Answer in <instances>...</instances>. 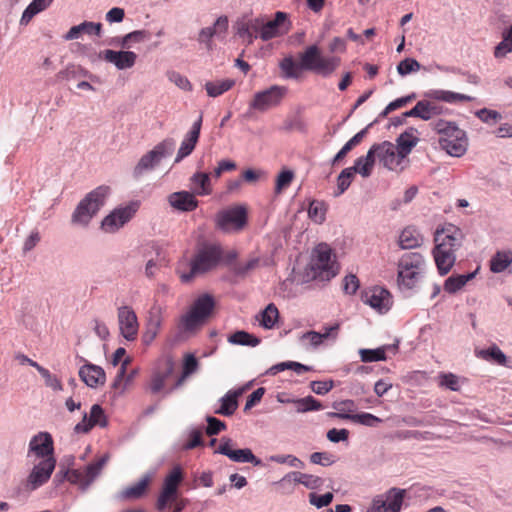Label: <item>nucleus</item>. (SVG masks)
<instances>
[{
	"label": "nucleus",
	"instance_id": "obj_19",
	"mask_svg": "<svg viewBox=\"0 0 512 512\" xmlns=\"http://www.w3.org/2000/svg\"><path fill=\"white\" fill-rule=\"evenodd\" d=\"M312 267L326 279H330L337 274L335 261L332 259V250L327 244H319L315 248Z\"/></svg>",
	"mask_w": 512,
	"mask_h": 512
},
{
	"label": "nucleus",
	"instance_id": "obj_15",
	"mask_svg": "<svg viewBox=\"0 0 512 512\" xmlns=\"http://www.w3.org/2000/svg\"><path fill=\"white\" fill-rule=\"evenodd\" d=\"M139 208L137 202H132L124 207L114 209L101 223L105 232L114 233L129 222Z\"/></svg>",
	"mask_w": 512,
	"mask_h": 512
},
{
	"label": "nucleus",
	"instance_id": "obj_21",
	"mask_svg": "<svg viewBox=\"0 0 512 512\" xmlns=\"http://www.w3.org/2000/svg\"><path fill=\"white\" fill-rule=\"evenodd\" d=\"M361 299L380 314L387 313L393 305L391 293L387 289L378 286L363 291Z\"/></svg>",
	"mask_w": 512,
	"mask_h": 512
},
{
	"label": "nucleus",
	"instance_id": "obj_39",
	"mask_svg": "<svg viewBox=\"0 0 512 512\" xmlns=\"http://www.w3.org/2000/svg\"><path fill=\"white\" fill-rule=\"evenodd\" d=\"M374 163L375 149L371 147L367 152V155L357 158L355 165L351 168L355 169V173H359L362 177H369L372 173Z\"/></svg>",
	"mask_w": 512,
	"mask_h": 512
},
{
	"label": "nucleus",
	"instance_id": "obj_51",
	"mask_svg": "<svg viewBox=\"0 0 512 512\" xmlns=\"http://www.w3.org/2000/svg\"><path fill=\"white\" fill-rule=\"evenodd\" d=\"M296 406V411L299 413H305L308 411H318L323 409L322 404L312 396H307L301 399L292 401Z\"/></svg>",
	"mask_w": 512,
	"mask_h": 512
},
{
	"label": "nucleus",
	"instance_id": "obj_49",
	"mask_svg": "<svg viewBox=\"0 0 512 512\" xmlns=\"http://www.w3.org/2000/svg\"><path fill=\"white\" fill-rule=\"evenodd\" d=\"M338 330L339 324H335L329 328H325L324 333L309 331L305 333L302 338L308 340L312 346L316 347L320 345L324 339H327L329 336H331L333 332L337 333Z\"/></svg>",
	"mask_w": 512,
	"mask_h": 512
},
{
	"label": "nucleus",
	"instance_id": "obj_48",
	"mask_svg": "<svg viewBox=\"0 0 512 512\" xmlns=\"http://www.w3.org/2000/svg\"><path fill=\"white\" fill-rule=\"evenodd\" d=\"M228 341L232 344L251 347H255L260 343L259 338L246 331H237L233 333L229 336Z\"/></svg>",
	"mask_w": 512,
	"mask_h": 512
},
{
	"label": "nucleus",
	"instance_id": "obj_11",
	"mask_svg": "<svg viewBox=\"0 0 512 512\" xmlns=\"http://www.w3.org/2000/svg\"><path fill=\"white\" fill-rule=\"evenodd\" d=\"M260 18L261 40L263 41L282 37L290 31L291 22L288 19V14L285 12H276L272 20H268L264 15H260Z\"/></svg>",
	"mask_w": 512,
	"mask_h": 512
},
{
	"label": "nucleus",
	"instance_id": "obj_18",
	"mask_svg": "<svg viewBox=\"0 0 512 512\" xmlns=\"http://www.w3.org/2000/svg\"><path fill=\"white\" fill-rule=\"evenodd\" d=\"M375 149V156L378 157L379 161L389 170H402L404 156L398 151L396 146L389 141H384L379 144L372 145Z\"/></svg>",
	"mask_w": 512,
	"mask_h": 512
},
{
	"label": "nucleus",
	"instance_id": "obj_20",
	"mask_svg": "<svg viewBox=\"0 0 512 512\" xmlns=\"http://www.w3.org/2000/svg\"><path fill=\"white\" fill-rule=\"evenodd\" d=\"M405 492L403 489H390L385 498L384 496L374 498L367 512H400Z\"/></svg>",
	"mask_w": 512,
	"mask_h": 512
},
{
	"label": "nucleus",
	"instance_id": "obj_44",
	"mask_svg": "<svg viewBox=\"0 0 512 512\" xmlns=\"http://www.w3.org/2000/svg\"><path fill=\"white\" fill-rule=\"evenodd\" d=\"M512 263L511 251H498L490 260V270L494 273L503 272Z\"/></svg>",
	"mask_w": 512,
	"mask_h": 512
},
{
	"label": "nucleus",
	"instance_id": "obj_25",
	"mask_svg": "<svg viewBox=\"0 0 512 512\" xmlns=\"http://www.w3.org/2000/svg\"><path fill=\"white\" fill-rule=\"evenodd\" d=\"M95 426H107V417L99 404H94L91 407L89 415L87 413L83 414L82 420L75 425L74 431L86 434Z\"/></svg>",
	"mask_w": 512,
	"mask_h": 512
},
{
	"label": "nucleus",
	"instance_id": "obj_5",
	"mask_svg": "<svg viewBox=\"0 0 512 512\" xmlns=\"http://www.w3.org/2000/svg\"><path fill=\"white\" fill-rule=\"evenodd\" d=\"M222 256L223 249L221 245L215 243L202 245L191 261L190 272L181 276L182 281L188 282L193 276L206 273L216 268L221 262Z\"/></svg>",
	"mask_w": 512,
	"mask_h": 512
},
{
	"label": "nucleus",
	"instance_id": "obj_32",
	"mask_svg": "<svg viewBox=\"0 0 512 512\" xmlns=\"http://www.w3.org/2000/svg\"><path fill=\"white\" fill-rule=\"evenodd\" d=\"M191 192L195 196H208L212 194L213 187L210 174L205 172H195L189 179Z\"/></svg>",
	"mask_w": 512,
	"mask_h": 512
},
{
	"label": "nucleus",
	"instance_id": "obj_55",
	"mask_svg": "<svg viewBox=\"0 0 512 512\" xmlns=\"http://www.w3.org/2000/svg\"><path fill=\"white\" fill-rule=\"evenodd\" d=\"M286 369H291V370L295 371L297 374H302L303 372L309 371L310 367L305 366L298 362H293V361L281 362V363H278V364L272 366L269 369V373L271 375H276L279 372H282Z\"/></svg>",
	"mask_w": 512,
	"mask_h": 512
},
{
	"label": "nucleus",
	"instance_id": "obj_41",
	"mask_svg": "<svg viewBox=\"0 0 512 512\" xmlns=\"http://www.w3.org/2000/svg\"><path fill=\"white\" fill-rule=\"evenodd\" d=\"M428 96L447 103L470 102L473 100L471 96L445 90H432L428 93Z\"/></svg>",
	"mask_w": 512,
	"mask_h": 512
},
{
	"label": "nucleus",
	"instance_id": "obj_33",
	"mask_svg": "<svg viewBox=\"0 0 512 512\" xmlns=\"http://www.w3.org/2000/svg\"><path fill=\"white\" fill-rule=\"evenodd\" d=\"M163 314L164 308L160 304L155 303L152 305L148 312L147 332L145 337L149 336L150 340L156 337L163 322Z\"/></svg>",
	"mask_w": 512,
	"mask_h": 512
},
{
	"label": "nucleus",
	"instance_id": "obj_58",
	"mask_svg": "<svg viewBox=\"0 0 512 512\" xmlns=\"http://www.w3.org/2000/svg\"><path fill=\"white\" fill-rule=\"evenodd\" d=\"M294 172L291 170H282L276 178L275 193L280 194L288 188L294 179Z\"/></svg>",
	"mask_w": 512,
	"mask_h": 512
},
{
	"label": "nucleus",
	"instance_id": "obj_13",
	"mask_svg": "<svg viewBox=\"0 0 512 512\" xmlns=\"http://www.w3.org/2000/svg\"><path fill=\"white\" fill-rule=\"evenodd\" d=\"M216 223L225 232L240 231L247 223V210L243 206L222 210L216 216Z\"/></svg>",
	"mask_w": 512,
	"mask_h": 512
},
{
	"label": "nucleus",
	"instance_id": "obj_17",
	"mask_svg": "<svg viewBox=\"0 0 512 512\" xmlns=\"http://www.w3.org/2000/svg\"><path fill=\"white\" fill-rule=\"evenodd\" d=\"M108 460L109 455L105 454L99 459L87 465L84 469H76L71 471L68 476L69 481L74 484H79L83 489L87 488L101 473Z\"/></svg>",
	"mask_w": 512,
	"mask_h": 512
},
{
	"label": "nucleus",
	"instance_id": "obj_26",
	"mask_svg": "<svg viewBox=\"0 0 512 512\" xmlns=\"http://www.w3.org/2000/svg\"><path fill=\"white\" fill-rule=\"evenodd\" d=\"M169 205L180 212H192L197 209L199 201L191 191H178L168 195Z\"/></svg>",
	"mask_w": 512,
	"mask_h": 512
},
{
	"label": "nucleus",
	"instance_id": "obj_6",
	"mask_svg": "<svg viewBox=\"0 0 512 512\" xmlns=\"http://www.w3.org/2000/svg\"><path fill=\"white\" fill-rule=\"evenodd\" d=\"M110 193V187L101 185L89 192L77 205L72 214V222L81 225H87L97 214L100 208L105 204L106 198Z\"/></svg>",
	"mask_w": 512,
	"mask_h": 512
},
{
	"label": "nucleus",
	"instance_id": "obj_14",
	"mask_svg": "<svg viewBox=\"0 0 512 512\" xmlns=\"http://www.w3.org/2000/svg\"><path fill=\"white\" fill-rule=\"evenodd\" d=\"M175 369V363L169 357L158 359L152 370L149 388L153 394H158L167 387Z\"/></svg>",
	"mask_w": 512,
	"mask_h": 512
},
{
	"label": "nucleus",
	"instance_id": "obj_1",
	"mask_svg": "<svg viewBox=\"0 0 512 512\" xmlns=\"http://www.w3.org/2000/svg\"><path fill=\"white\" fill-rule=\"evenodd\" d=\"M462 233L453 225L438 229L435 233L433 256L441 275H446L453 267L455 251L461 246Z\"/></svg>",
	"mask_w": 512,
	"mask_h": 512
},
{
	"label": "nucleus",
	"instance_id": "obj_63",
	"mask_svg": "<svg viewBox=\"0 0 512 512\" xmlns=\"http://www.w3.org/2000/svg\"><path fill=\"white\" fill-rule=\"evenodd\" d=\"M333 500V494L331 492H327L323 495H318L316 493L309 494V501L312 505L317 508H322L328 506Z\"/></svg>",
	"mask_w": 512,
	"mask_h": 512
},
{
	"label": "nucleus",
	"instance_id": "obj_40",
	"mask_svg": "<svg viewBox=\"0 0 512 512\" xmlns=\"http://www.w3.org/2000/svg\"><path fill=\"white\" fill-rule=\"evenodd\" d=\"M423 238L421 234L412 227L405 228L399 236V245L402 249H413L421 246Z\"/></svg>",
	"mask_w": 512,
	"mask_h": 512
},
{
	"label": "nucleus",
	"instance_id": "obj_61",
	"mask_svg": "<svg viewBox=\"0 0 512 512\" xmlns=\"http://www.w3.org/2000/svg\"><path fill=\"white\" fill-rule=\"evenodd\" d=\"M415 98H416L415 94H411V95H408V96H405V97H401V98H398V99L390 102L386 106L384 111L381 113V116L385 117L389 113H391V112H393V111H395L397 109H400L402 107H405L408 103L412 102Z\"/></svg>",
	"mask_w": 512,
	"mask_h": 512
},
{
	"label": "nucleus",
	"instance_id": "obj_59",
	"mask_svg": "<svg viewBox=\"0 0 512 512\" xmlns=\"http://www.w3.org/2000/svg\"><path fill=\"white\" fill-rule=\"evenodd\" d=\"M355 175V169H352L351 167L345 168L342 170V172L339 174L337 179V187H338V193L337 195H340L344 193L348 187L350 186L352 179Z\"/></svg>",
	"mask_w": 512,
	"mask_h": 512
},
{
	"label": "nucleus",
	"instance_id": "obj_37",
	"mask_svg": "<svg viewBox=\"0 0 512 512\" xmlns=\"http://www.w3.org/2000/svg\"><path fill=\"white\" fill-rule=\"evenodd\" d=\"M475 355L482 360L506 366L507 357L495 344L491 345L487 349H476Z\"/></svg>",
	"mask_w": 512,
	"mask_h": 512
},
{
	"label": "nucleus",
	"instance_id": "obj_56",
	"mask_svg": "<svg viewBox=\"0 0 512 512\" xmlns=\"http://www.w3.org/2000/svg\"><path fill=\"white\" fill-rule=\"evenodd\" d=\"M198 368V361L197 359L195 358L194 355L192 354H188L186 355L185 359H184V364H183V374L182 376L176 381V383L173 385L172 388H170L168 392L172 391L174 388H177L178 386H180L184 380L185 377H187L188 375L194 373Z\"/></svg>",
	"mask_w": 512,
	"mask_h": 512
},
{
	"label": "nucleus",
	"instance_id": "obj_4",
	"mask_svg": "<svg viewBox=\"0 0 512 512\" xmlns=\"http://www.w3.org/2000/svg\"><path fill=\"white\" fill-rule=\"evenodd\" d=\"M146 37L144 31H133L124 37H114L109 45L120 47L122 50H105L99 53V58L112 64H134L137 61V53L131 51L132 43H139Z\"/></svg>",
	"mask_w": 512,
	"mask_h": 512
},
{
	"label": "nucleus",
	"instance_id": "obj_29",
	"mask_svg": "<svg viewBox=\"0 0 512 512\" xmlns=\"http://www.w3.org/2000/svg\"><path fill=\"white\" fill-rule=\"evenodd\" d=\"M228 29V19L225 16L219 17L212 27L203 28L199 33V42L205 43L207 48H211V42L214 38H223Z\"/></svg>",
	"mask_w": 512,
	"mask_h": 512
},
{
	"label": "nucleus",
	"instance_id": "obj_46",
	"mask_svg": "<svg viewBox=\"0 0 512 512\" xmlns=\"http://www.w3.org/2000/svg\"><path fill=\"white\" fill-rule=\"evenodd\" d=\"M512 52V24L503 30L502 41L495 47L494 56L497 59L505 57Z\"/></svg>",
	"mask_w": 512,
	"mask_h": 512
},
{
	"label": "nucleus",
	"instance_id": "obj_7",
	"mask_svg": "<svg viewBox=\"0 0 512 512\" xmlns=\"http://www.w3.org/2000/svg\"><path fill=\"white\" fill-rule=\"evenodd\" d=\"M215 306L211 295L204 294L198 297L189 311L180 318L179 327L183 331H194L204 324Z\"/></svg>",
	"mask_w": 512,
	"mask_h": 512
},
{
	"label": "nucleus",
	"instance_id": "obj_31",
	"mask_svg": "<svg viewBox=\"0 0 512 512\" xmlns=\"http://www.w3.org/2000/svg\"><path fill=\"white\" fill-rule=\"evenodd\" d=\"M329 66H280L279 76L284 79L302 80L305 77L307 69L314 70L316 73L326 75L332 69Z\"/></svg>",
	"mask_w": 512,
	"mask_h": 512
},
{
	"label": "nucleus",
	"instance_id": "obj_45",
	"mask_svg": "<svg viewBox=\"0 0 512 512\" xmlns=\"http://www.w3.org/2000/svg\"><path fill=\"white\" fill-rule=\"evenodd\" d=\"M240 395V392L234 391V392H228L222 399H221V406L218 410H216L217 414H221L224 416H230L232 415L237 407H238V401L237 398Z\"/></svg>",
	"mask_w": 512,
	"mask_h": 512
},
{
	"label": "nucleus",
	"instance_id": "obj_36",
	"mask_svg": "<svg viewBox=\"0 0 512 512\" xmlns=\"http://www.w3.org/2000/svg\"><path fill=\"white\" fill-rule=\"evenodd\" d=\"M54 0H33L23 11L20 18V25L27 26L39 13L45 11Z\"/></svg>",
	"mask_w": 512,
	"mask_h": 512
},
{
	"label": "nucleus",
	"instance_id": "obj_12",
	"mask_svg": "<svg viewBox=\"0 0 512 512\" xmlns=\"http://www.w3.org/2000/svg\"><path fill=\"white\" fill-rule=\"evenodd\" d=\"M183 480V473L180 467H174L165 477L162 490L157 499L156 507L163 511L169 503L177 500L178 487Z\"/></svg>",
	"mask_w": 512,
	"mask_h": 512
},
{
	"label": "nucleus",
	"instance_id": "obj_27",
	"mask_svg": "<svg viewBox=\"0 0 512 512\" xmlns=\"http://www.w3.org/2000/svg\"><path fill=\"white\" fill-rule=\"evenodd\" d=\"M202 118H203L202 114H200L197 121H195L193 123L190 131L187 133V135L183 139L181 146L178 150L175 162H180L183 158L187 157L188 155H190L193 152V150L199 140L200 130H201V126H202Z\"/></svg>",
	"mask_w": 512,
	"mask_h": 512
},
{
	"label": "nucleus",
	"instance_id": "obj_34",
	"mask_svg": "<svg viewBox=\"0 0 512 512\" xmlns=\"http://www.w3.org/2000/svg\"><path fill=\"white\" fill-rule=\"evenodd\" d=\"M330 417H336L339 419L344 420H350L354 423L361 424L368 427H375L379 423L382 422V420L376 416H374L371 413H357V414H350V413H328Z\"/></svg>",
	"mask_w": 512,
	"mask_h": 512
},
{
	"label": "nucleus",
	"instance_id": "obj_60",
	"mask_svg": "<svg viewBox=\"0 0 512 512\" xmlns=\"http://www.w3.org/2000/svg\"><path fill=\"white\" fill-rule=\"evenodd\" d=\"M360 357L363 362H375L386 359L385 349H362L360 350Z\"/></svg>",
	"mask_w": 512,
	"mask_h": 512
},
{
	"label": "nucleus",
	"instance_id": "obj_9",
	"mask_svg": "<svg viewBox=\"0 0 512 512\" xmlns=\"http://www.w3.org/2000/svg\"><path fill=\"white\" fill-rule=\"evenodd\" d=\"M174 145V140L168 138L158 143L151 151L144 154L133 170L134 177L139 178L146 171L152 170L163 158L173 152Z\"/></svg>",
	"mask_w": 512,
	"mask_h": 512
},
{
	"label": "nucleus",
	"instance_id": "obj_22",
	"mask_svg": "<svg viewBox=\"0 0 512 512\" xmlns=\"http://www.w3.org/2000/svg\"><path fill=\"white\" fill-rule=\"evenodd\" d=\"M235 29L243 43L252 44L257 38L261 39V18L244 15L237 20Z\"/></svg>",
	"mask_w": 512,
	"mask_h": 512
},
{
	"label": "nucleus",
	"instance_id": "obj_28",
	"mask_svg": "<svg viewBox=\"0 0 512 512\" xmlns=\"http://www.w3.org/2000/svg\"><path fill=\"white\" fill-rule=\"evenodd\" d=\"M323 483L324 480L321 477L299 471L290 472L279 481V485L283 487L291 484H302L308 489H318Z\"/></svg>",
	"mask_w": 512,
	"mask_h": 512
},
{
	"label": "nucleus",
	"instance_id": "obj_42",
	"mask_svg": "<svg viewBox=\"0 0 512 512\" xmlns=\"http://www.w3.org/2000/svg\"><path fill=\"white\" fill-rule=\"evenodd\" d=\"M234 85V79L208 81L205 83V90L208 96L215 98L232 89Z\"/></svg>",
	"mask_w": 512,
	"mask_h": 512
},
{
	"label": "nucleus",
	"instance_id": "obj_52",
	"mask_svg": "<svg viewBox=\"0 0 512 512\" xmlns=\"http://www.w3.org/2000/svg\"><path fill=\"white\" fill-rule=\"evenodd\" d=\"M418 139L410 133H402L397 139L396 148L406 158L411 150L416 146Z\"/></svg>",
	"mask_w": 512,
	"mask_h": 512
},
{
	"label": "nucleus",
	"instance_id": "obj_57",
	"mask_svg": "<svg viewBox=\"0 0 512 512\" xmlns=\"http://www.w3.org/2000/svg\"><path fill=\"white\" fill-rule=\"evenodd\" d=\"M475 115L483 123L490 126L497 124L502 119V115L498 111L488 108L476 111Z\"/></svg>",
	"mask_w": 512,
	"mask_h": 512
},
{
	"label": "nucleus",
	"instance_id": "obj_62",
	"mask_svg": "<svg viewBox=\"0 0 512 512\" xmlns=\"http://www.w3.org/2000/svg\"><path fill=\"white\" fill-rule=\"evenodd\" d=\"M439 384L447 387L452 391L459 390V379L453 373H442L439 375Z\"/></svg>",
	"mask_w": 512,
	"mask_h": 512
},
{
	"label": "nucleus",
	"instance_id": "obj_24",
	"mask_svg": "<svg viewBox=\"0 0 512 512\" xmlns=\"http://www.w3.org/2000/svg\"><path fill=\"white\" fill-rule=\"evenodd\" d=\"M118 322L122 336L128 341L135 340L139 324L137 316L131 307L122 306L118 309Z\"/></svg>",
	"mask_w": 512,
	"mask_h": 512
},
{
	"label": "nucleus",
	"instance_id": "obj_3",
	"mask_svg": "<svg viewBox=\"0 0 512 512\" xmlns=\"http://www.w3.org/2000/svg\"><path fill=\"white\" fill-rule=\"evenodd\" d=\"M425 272V259L418 252L404 253L397 265V283L400 289L411 290L418 286Z\"/></svg>",
	"mask_w": 512,
	"mask_h": 512
},
{
	"label": "nucleus",
	"instance_id": "obj_64",
	"mask_svg": "<svg viewBox=\"0 0 512 512\" xmlns=\"http://www.w3.org/2000/svg\"><path fill=\"white\" fill-rule=\"evenodd\" d=\"M206 433L209 436L217 435L225 429V423L215 417H207Z\"/></svg>",
	"mask_w": 512,
	"mask_h": 512
},
{
	"label": "nucleus",
	"instance_id": "obj_38",
	"mask_svg": "<svg viewBox=\"0 0 512 512\" xmlns=\"http://www.w3.org/2000/svg\"><path fill=\"white\" fill-rule=\"evenodd\" d=\"M102 29V25L100 23H94V22H88L85 21L79 25L73 26L70 28V30L65 35L66 40H74L78 39L81 34H95L97 36H100Z\"/></svg>",
	"mask_w": 512,
	"mask_h": 512
},
{
	"label": "nucleus",
	"instance_id": "obj_47",
	"mask_svg": "<svg viewBox=\"0 0 512 512\" xmlns=\"http://www.w3.org/2000/svg\"><path fill=\"white\" fill-rule=\"evenodd\" d=\"M30 365L40 373V375L44 378L46 386L52 388L55 391H61L63 389V385L60 379L53 375L48 369L39 365L35 361H30Z\"/></svg>",
	"mask_w": 512,
	"mask_h": 512
},
{
	"label": "nucleus",
	"instance_id": "obj_10",
	"mask_svg": "<svg viewBox=\"0 0 512 512\" xmlns=\"http://www.w3.org/2000/svg\"><path fill=\"white\" fill-rule=\"evenodd\" d=\"M27 458L29 460H56L54 454V441L50 433L39 432L34 435L28 445Z\"/></svg>",
	"mask_w": 512,
	"mask_h": 512
},
{
	"label": "nucleus",
	"instance_id": "obj_30",
	"mask_svg": "<svg viewBox=\"0 0 512 512\" xmlns=\"http://www.w3.org/2000/svg\"><path fill=\"white\" fill-rule=\"evenodd\" d=\"M79 376L87 386L92 388L104 385L106 380L104 370L100 366L93 364H86L82 366L79 370Z\"/></svg>",
	"mask_w": 512,
	"mask_h": 512
},
{
	"label": "nucleus",
	"instance_id": "obj_16",
	"mask_svg": "<svg viewBox=\"0 0 512 512\" xmlns=\"http://www.w3.org/2000/svg\"><path fill=\"white\" fill-rule=\"evenodd\" d=\"M33 467L26 479V487L33 491L43 486L50 479L55 467L56 460H31Z\"/></svg>",
	"mask_w": 512,
	"mask_h": 512
},
{
	"label": "nucleus",
	"instance_id": "obj_8",
	"mask_svg": "<svg viewBox=\"0 0 512 512\" xmlns=\"http://www.w3.org/2000/svg\"><path fill=\"white\" fill-rule=\"evenodd\" d=\"M288 94V88L281 85H272L256 92L249 102V108L265 113L279 107Z\"/></svg>",
	"mask_w": 512,
	"mask_h": 512
},
{
	"label": "nucleus",
	"instance_id": "obj_53",
	"mask_svg": "<svg viewBox=\"0 0 512 512\" xmlns=\"http://www.w3.org/2000/svg\"><path fill=\"white\" fill-rule=\"evenodd\" d=\"M279 317L277 307L271 303L262 312L260 318V324L267 329H271Z\"/></svg>",
	"mask_w": 512,
	"mask_h": 512
},
{
	"label": "nucleus",
	"instance_id": "obj_50",
	"mask_svg": "<svg viewBox=\"0 0 512 512\" xmlns=\"http://www.w3.org/2000/svg\"><path fill=\"white\" fill-rule=\"evenodd\" d=\"M327 206L323 201L313 200L308 209L309 218L317 224L325 221Z\"/></svg>",
	"mask_w": 512,
	"mask_h": 512
},
{
	"label": "nucleus",
	"instance_id": "obj_2",
	"mask_svg": "<svg viewBox=\"0 0 512 512\" xmlns=\"http://www.w3.org/2000/svg\"><path fill=\"white\" fill-rule=\"evenodd\" d=\"M433 130L439 137V144L449 155L461 157L465 154L468 146V139L464 130L460 129L454 122L439 119L431 123Z\"/></svg>",
	"mask_w": 512,
	"mask_h": 512
},
{
	"label": "nucleus",
	"instance_id": "obj_43",
	"mask_svg": "<svg viewBox=\"0 0 512 512\" xmlns=\"http://www.w3.org/2000/svg\"><path fill=\"white\" fill-rule=\"evenodd\" d=\"M474 276L475 273L452 275L445 280L444 290L449 294H454L463 288L468 281L474 278Z\"/></svg>",
	"mask_w": 512,
	"mask_h": 512
},
{
	"label": "nucleus",
	"instance_id": "obj_54",
	"mask_svg": "<svg viewBox=\"0 0 512 512\" xmlns=\"http://www.w3.org/2000/svg\"><path fill=\"white\" fill-rule=\"evenodd\" d=\"M260 259L258 257H250L245 262L236 263L232 267V271L238 276H246L250 272L259 267Z\"/></svg>",
	"mask_w": 512,
	"mask_h": 512
},
{
	"label": "nucleus",
	"instance_id": "obj_23",
	"mask_svg": "<svg viewBox=\"0 0 512 512\" xmlns=\"http://www.w3.org/2000/svg\"><path fill=\"white\" fill-rule=\"evenodd\" d=\"M232 446L231 439L222 438L221 444L216 452L227 456L230 460L237 463H252L255 466L261 465V460L258 459L250 449H233Z\"/></svg>",
	"mask_w": 512,
	"mask_h": 512
},
{
	"label": "nucleus",
	"instance_id": "obj_35",
	"mask_svg": "<svg viewBox=\"0 0 512 512\" xmlns=\"http://www.w3.org/2000/svg\"><path fill=\"white\" fill-rule=\"evenodd\" d=\"M150 477L145 476L143 477L139 482L136 484L129 486L125 489H123L119 494L118 498L120 500H135L140 499L143 497L149 487L150 484Z\"/></svg>",
	"mask_w": 512,
	"mask_h": 512
}]
</instances>
